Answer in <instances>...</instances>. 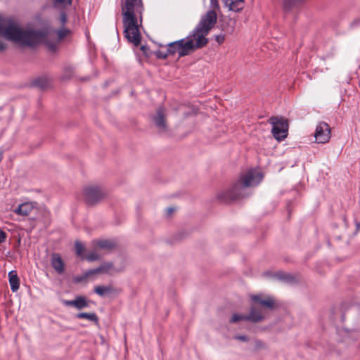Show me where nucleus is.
I'll use <instances>...</instances> for the list:
<instances>
[{"label": "nucleus", "mask_w": 360, "mask_h": 360, "mask_svg": "<svg viewBox=\"0 0 360 360\" xmlns=\"http://www.w3.org/2000/svg\"><path fill=\"white\" fill-rule=\"evenodd\" d=\"M217 20V13L208 11L201 19L193 32L185 39H181L168 44V54H177L179 58L188 55L194 50L205 46L207 39L205 36L214 27Z\"/></svg>", "instance_id": "1"}, {"label": "nucleus", "mask_w": 360, "mask_h": 360, "mask_svg": "<svg viewBox=\"0 0 360 360\" xmlns=\"http://www.w3.org/2000/svg\"><path fill=\"white\" fill-rule=\"evenodd\" d=\"M142 0H122L121 13L124 25V34L135 46L141 43L139 22H142L143 12Z\"/></svg>", "instance_id": "2"}, {"label": "nucleus", "mask_w": 360, "mask_h": 360, "mask_svg": "<svg viewBox=\"0 0 360 360\" xmlns=\"http://www.w3.org/2000/svg\"><path fill=\"white\" fill-rule=\"evenodd\" d=\"M0 34L22 46H34L46 42V34L40 31L23 30L8 18L0 16Z\"/></svg>", "instance_id": "3"}, {"label": "nucleus", "mask_w": 360, "mask_h": 360, "mask_svg": "<svg viewBox=\"0 0 360 360\" xmlns=\"http://www.w3.org/2000/svg\"><path fill=\"white\" fill-rule=\"evenodd\" d=\"M263 179L262 173L257 169H250L242 174L239 179L224 193L219 198L224 202L245 198L250 195V188L257 186Z\"/></svg>", "instance_id": "4"}, {"label": "nucleus", "mask_w": 360, "mask_h": 360, "mask_svg": "<svg viewBox=\"0 0 360 360\" xmlns=\"http://www.w3.org/2000/svg\"><path fill=\"white\" fill-rule=\"evenodd\" d=\"M269 122L272 125L271 132L274 137L278 141L284 140L288 136V120L282 117H271Z\"/></svg>", "instance_id": "5"}, {"label": "nucleus", "mask_w": 360, "mask_h": 360, "mask_svg": "<svg viewBox=\"0 0 360 360\" xmlns=\"http://www.w3.org/2000/svg\"><path fill=\"white\" fill-rule=\"evenodd\" d=\"M116 247V243L112 239H99L91 241V262L97 260L100 258L101 255L97 253V251H103L108 252Z\"/></svg>", "instance_id": "6"}, {"label": "nucleus", "mask_w": 360, "mask_h": 360, "mask_svg": "<svg viewBox=\"0 0 360 360\" xmlns=\"http://www.w3.org/2000/svg\"><path fill=\"white\" fill-rule=\"evenodd\" d=\"M120 270L121 269L115 267L112 262H104L100 264L98 266H93L91 265V277L113 274Z\"/></svg>", "instance_id": "7"}, {"label": "nucleus", "mask_w": 360, "mask_h": 360, "mask_svg": "<svg viewBox=\"0 0 360 360\" xmlns=\"http://www.w3.org/2000/svg\"><path fill=\"white\" fill-rule=\"evenodd\" d=\"M314 137L319 143L328 142L330 139V128L329 125L324 122H319L316 126Z\"/></svg>", "instance_id": "8"}, {"label": "nucleus", "mask_w": 360, "mask_h": 360, "mask_svg": "<svg viewBox=\"0 0 360 360\" xmlns=\"http://www.w3.org/2000/svg\"><path fill=\"white\" fill-rule=\"evenodd\" d=\"M107 196L105 190L101 186L91 185V206L102 202Z\"/></svg>", "instance_id": "9"}, {"label": "nucleus", "mask_w": 360, "mask_h": 360, "mask_svg": "<svg viewBox=\"0 0 360 360\" xmlns=\"http://www.w3.org/2000/svg\"><path fill=\"white\" fill-rule=\"evenodd\" d=\"M94 292L101 297H110L118 295L120 290L112 285H96Z\"/></svg>", "instance_id": "10"}, {"label": "nucleus", "mask_w": 360, "mask_h": 360, "mask_svg": "<svg viewBox=\"0 0 360 360\" xmlns=\"http://www.w3.org/2000/svg\"><path fill=\"white\" fill-rule=\"evenodd\" d=\"M165 115V108L160 107L157 110L156 115L153 118L155 126L160 131H165L166 129Z\"/></svg>", "instance_id": "11"}, {"label": "nucleus", "mask_w": 360, "mask_h": 360, "mask_svg": "<svg viewBox=\"0 0 360 360\" xmlns=\"http://www.w3.org/2000/svg\"><path fill=\"white\" fill-rule=\"evenodd\" d=\"M35 202H28L19 205L13 209V212L23 217L28 216L35 208Z\"/></svg>", "instance_id": "12"}, {"label": "nucleus", "mask_w": 360, "mask_h": 360, "mask_svg": "<svg viewBox=\"0 0 360 360\" xmlns=\"http://www.w3.org/2000/svg\"><path fill=\"white\" fill-rule=\"evenodd\" d=\"M51 266L55 269V271L61 274L64 271V263L58 254H53L51 256Z\"/></svg>", "instance_id": "13"}, {"label": "nucleus", "mask_w": 360, "mask_h": 360, "mask_svg": "<svg viewBox=\"0 0 360 360\" xmlns=\"http://www.w3.org/2000/svg\"><path fill=\"white\" fill-rule=\"evenodd\" d=\"M251 299L256 303L259 304L260 305L265 307L268 309H273L274 305V300L272 297H268L266 299H262L261 295H255L251 296Z\"/></svg>", "instance_id": "14"}, {"label": "nucleus", "mask_w": 360, "mask_h": 360, "mask_svg": "<svg viewBox=\"0 0 360 360\" xmlns=\"http://www.w3.org/2000/svg\"><path fill=\"white\" fill-rule=\"evenodd\" d=\"M248 321L257 323L264 319V316L262 311L260 309L256 308V307L252 306L250 309V313L247 315Z\"/></svg>", "instance_id": "15"}, {"label": "nucleus", "mask_w": 360, "mask_h": 360, "mask_svg": "<svg viewBox=\"0 0 360 360\" xmlns=\"http://www.w3.org/2000/svg\"><path fill=\"white\" fill-rule=\"evenodd\" d=\"M225 5L230 11L238 12L245 6L244 0H225Z\"/></svg>", "instance_id": "16"}, {"label": "nucleus", "mask_w": 360, "mask_h": 360, "mask_svg": "<svg viewBox=\"0 0 360 360\" xmlns=\"http://www.w3.org/2000/svg\"><path fill=\"white\" fill-rule=\"evenodd\" d=\"M8 280L11 290L15 292L20 287V280L15 271H11L8 273Z\"/></svg>", "instance_id": "17"}, {"label": "nucleus", "mask_w": 360, "mask_h": 360, "mask_svg": "<svg viewBox=\"0 0 360 360\" xmlns=\"http://www.w3.org/2000/svg\"><path fill=\"white\" fill-rule=\"evenodd\" d=\"M274 278L285 283H293L295 281V277L290 274L278 271L272 276Z\"/></svg>", "instance_id": "18"}, {"label": "nucleus", "mask_w": 360, "mask_h": 360, "mask_svg": "<svg viewBox=\"0 0 360 360\" xmlns=\"http://www.w3.org/2000/svg\"><path fill=\"white\" fill-rule=\"evenodd\" d=\"M88 305L87 300L84 297H78L75 299V308L82 309Z\"/></svg>", "instance_id": "19"}, {"label": "nucleus", "mask_w": 360, "mask_h": 360, "mask_svg": "<svg viewBox=\"0 0 360 360\" xmlns=\"http://www.w3.org/2000/svg\"><path fill=\"white\" fill-rule=\"evenodd\" d=\"M240 321H248L247 315L234 314L231 319V322L232 323H236Z\"/></svg>", "instance_id": "20"}, {"label": "nucleus", "mask_w": 360, "mask_h": 360, "mask_svg": "<svg viewBox=\"0 0 360 360\" xmlns=\"http://www.w3.org/2000/svg\"><path fill=\"white\" fill-rule=\"evenodd\" d=\"M76 254L79 257H82L84 250V246L80 241L75 242Z\"/></svg>", "instance_id": "21"}, {"label": "nucleus", "mask_w": 360, "mask_h": 360, "mask_svg": "<svg viewBox=\"0 0 360 360\" xmlns=\"http://www.w3.org/2000/svg\"><path fill=\"white\" fill-rule=\"evenodd\" d=\"M72 0H53L56 6L65 7L71 4Z\"/></svg>", "instance_id": "22"}, {"label": "nucleus", "mask_w": 360, "mask_h": 360, "mask_svg": "<svg viewBox=\"0 0 360 360\" xmlns=\"http://www.w3.org/2000/svg\"><path fill=\"white\" fill-rule=\"evenodd\" d=\"M83 195L87 201L90 199V188L89 187L84 188Z\"/></svg>", "instance_id": "23"}, {"label": "nucleus", "mask_w": 360, "mask_h": 360, "mask_svg": "<svg viewBox=\"0 0 360 360\" xmlns=\"http://www.w3.org/2000/svg\"><path fill=\"white\" fill-rule=\"evenodd\" d=\"M68 30H60L58 32V36L60 39H63L64 37H65L68 33Z\"/></svg>", "instance_id": "24"}, {"label": "nucleus", "mask_w": 360, "mask_h": 360, "mask_svg": "<svg viewBox=\"0 0 360 360\" xmlns=\"http://www.w3.org/2000/svg\"><path fill=\"white\" fill-rule=\"evenodd\" d=\"M6 240V233L0 229V244L4 243Z\"/></svg>", "instance_id": "25"}, {"label": "nucleus", "mask_w": 360, "mask_h": 360, "mask_svg": "<svg viewBox=\"0 0 360 360\" xmlns=\"http://www.w3.org/2000/svg\"><path fill=\"white\" fill-rule=\"evenodd\" d=\"M235 339L243 341V342H247L248 340V338L246 335H236Z\"/></svg>", "instance_id": "26"}, {"label": "nucleus", "mask_w": 360, "mask_h": 360, "mask_svg": "<svg viewBox=\"0 0 360 360\" xmlns=\"http://www.w3.org/2000/svg\"><path fill=\"white\" fill-rule=\"evenodd\" d=\"M63 304L67 306H73L75 307V300H64Z\"/></svg>", "instance_id": "27"}, {"label": "nucleus", "mask_w": 360, "mask_h": 360, "mask_svg": "<svg viewBox=\"0 0 360 360\" xmlns=\"http://www.w3.org/2000/svg\"><path fill=\"white\" fill-rule=\"evenodd\" d=\"M78 318H85L88 320H90V314L89 313H80L77 315Z\"/></svg>", "instance_id": "28"}, {"label": "nucleus", "mask_w": 360, "mask_h": 360, "mask_svg": "<svg viewBox=\"0 0 360 360\" xmlns=\"http://www.w3.org/2000/svg\"><path fill=\"white\" fill-rule=\"evenodd\" d=\"M360 24V16L354 19L351 23V26L356 27Z\"/></svg>", "instance_id": "29"}, {"label": "nucleus", "mask_w": 360, "mask_h": 360, "mask_svg": "<svg viewBox=\"0 0 360 360\" xmlns=\"http://www.w3.org/2000/svg\"><path fill=\"white\" fill-rule=\"evenodd\" d=\"M224 36L222 35V34H219V35H217L216 36V41L219 43V44H221L224 41Z\"/></svg>", "instance_id": "30"}, {"label": "nucleus", "mask_w": 360, "mask_h": 360, "mask_svg": "<svg viewBox=\"0 0 360 360\" xmlns=\"http://www.w3.org/2000/svg\"><path fill=\"white\" fill-rule=\"evenodd\" d=\"M91 322H94L96 325L98 324V319L96 315L94 313H91Z\"/></svg>", "instance_id": "31"}, {"label": "nucleus", "mask_w": 360, "mask_h": 360, "mask_svg": "<svg viewBox=\"0 0 360 360\" xmlns=\"http://www.w3.org/2000/svg\"><path fill=\"white\" fill-rule=\"evenodd\" d=\"M60 21H61V22H62L63 24H64V23L66 22V20H67V19H66V15H65V14L64 13H62L60 14Z\"/></svg>", "instance_id": "32"}, {"label": "nucleus", "mask_w": 360, "mask_h": 360, "mask_svg": "<svg viewBox=\"0 0 360 360\" xmlns=\"http://www.w3.org/2000/svg\"><path fill=\"white\" fill-rule=\"evenodd\" d=\"M210 4L213 8H216V7L219 6L217 0H210Z\"/></svg>", "instance_id": "33"}, {"label": "nucleus", "mask_w": 360, "mask_h": 360, "mask_svg": "<svg viewBox=\"0 0 360 360\" xmlns=\"http://www.w3.org/2000/svg\"><path fill=\"white\" fill-rule=\"evenodd\" d=\"M72 75V71H69V72H68L67 76L66 75L62 76V79H63V80L68 79L69 78H70Z\"/></svg>", "instance_id": "34"}, {"label": "nucleus", "mask_w": 360, "mask_h": 360, "mask_svg": "<svg viewBox=\"0 0 360 360\" xmlns=\"http://www.w3.org/2000/svg\"><path fill=\"white\" fill-rule=\"evenodd\" d=\"M6 44L0 40V51L4 50L6 49Z\"/></svg>", "instance_id": "35"}, {"label": "nucleus", "mask_w": 360, "mask_h": 360, "mask_svg": "<svg viewBox=\"0 0 360 360\" xmlns=\"http://www.w3.org/2000/svg\"><path fill=\"white\" fill-rule=\"evenodd\" d=\"M174 211V208H173V207H167V213L168 215H170Z\"/></svg>", "instance_id": "36"}, {"label": "nucleus", "mask_w": 360, "mask_h": 360, "mask_svg": "<svg viewBox=\"0 0 360 360\" xmlns=\"http://www.w3.org/2000/svg\"><path fill=\"white\" fill-rule=\"evenodd\" d=\"M356 228H357L358 230L360 229V222L356 224Z\"/></svg>", "instance_id": "37"}, {"label": "nucleus", "mask_w": 360, "mask_h": 360, "mask_svg": "<svg viewBox=\"0 0 360 360\" xmlns=\"http://www.w3.org/2000/svg\"><path fill=\"white\" fill-rule=\"evenodd\" d=\"M49 47H50V49H54V47H55V46H54V45H50V46H49Z\"/></svg>", "instance_id": "38"}, {"label": "nucleus", "mask_w": 360, "mask_h": 360, "mask_svg": "<svg viewBox=\"0 0 360 360\" xmlns=\"http://www.w3.org/2000/svg\"><path fill=\"white\" fill-rule=\"evenodd\" d=\"M264 275L265 276H269V275H270V273L269 272H266V273H264Z\"/></svg>", "instance_id": "39"}, {"label": "nucleus", "mask_w": 360, "mask_h": 360, "mask_svg": "<svg viewBox=\"0 0 360 360\" xmlns=\"http://www.w3.org/2000/svg\"><path fill=\"white\" fill-rule=\"evenodd\" d=\"M167 56V54H165L163 56V58H166Z\"/></svg>", "instance_id": "40"}]
</instances>
